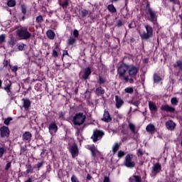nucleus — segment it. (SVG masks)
Segmentation results:
<instances>
[{"instance_id":"46","label":"nucleus","mask_w":182,"mask_h":182,"mask_svg":"<svg viewBox=\"0 0 182 182\" xmlns=\"http://www.w3.org/2000/svg\"><path fill=\"white\" fill-rule=\"evenodd\" d=\"M5 153V149L4 147L0 146V159L4 156V154Z\"/></svg>"},{"instance_id":"41","label":"nucleus","mask_w":182,"mask_h":182,"mask_svg":"<svg viewBox=\"0 0 182 182\" xmlns=\"http://www.w3.org/2000/svg\"><path fill=\"white\" fill-rule=\"evenodd\" d=\"M124 92L126 93H133V88L132 87H127L124 89Z\"/></svg>"},{"instance_id":"55","label":"nucleus","mask_w":182,"mask_h":182,"mask_svg":"<svg viewBox=\"0 0 182 182\" xmlns=\"http://www.w3.org/2000/svg\"><path fill=\"white\" fill-rule=\"evenodd\" d=\"M11 168V162H9L6 165V170H9Z\"/></svg>"},{"instance_id":"16","label":"nucleus","mask_w":182,"mask_h":182,"mask_svg":"<svg viewBox=\"0 0 182 182\" xmlns=\"http://www.w3.org/2000/svg\"><path fill=\"white\" fill-rule=\"evenodd\" d=\"M115 106L117 109H120V107L123 106V103H124V102H123V100H122V98L119 97V95L115 96Z\"/></svg>"},{"instance_id":"35","label":"nucleus","mask_w":182,"mask_h":182,"mask_svg":"<svg viewBox=\"0 0 182 182\" xmlns=\"http://www.w3.org/2000/svg\"><path fill=\"white\" fill-rule=\"evenodd\" d=\"M76 42V39L73 37H70V38L68 40V45H73Z\"/></svg>"},{"instance_id":"10","label":"nucleus","mask_w":182,"mask_h":182,"mask_svg":"<svg viewBox=\"0 0 182 182\" xmlns=\"http://www.w3.org/2000/svg\"><path fill=\"white\" fill-rule=\"evenodd\" d=\"M90 150L93 157H102V153L94 145L90 146Z\"/></svg>"},{"instance_id":"57","label":"nucleus","mask_w":182,"mask_h":182,"mask_svg":"<svg viewBox=\"0 0 182 182\" xmlns=\"http://www.w3.org/2000/svg\"><path fill=\"white\" fill-rule=\"evenodd\" d=\"M9 63V61H8V60H4V65L6 68V66H8Z\"/></svg>"},{"instance_id":"2","label":"nucleus","mask_w":182,"mask_h":182,"mask_svg":"<svg viewBox=\"0 0 182 182\" xmlns=\"http://www.w3.org/2000/svg\"><path fill=\"white\" fill-rule=\"evenodd\" d=\"M16 35L19 39L26 41L32 36V33L28 31V27H19L16 30Z\"/></svg>"},{"instance_id":"34","label":"nucleus","mask_w":182,"mask_h":182,"mask_svg":"<svg viewBox=\"0 0 182 182\" xmlns=\"http://www.w3.org/2000/svg\"><path fill=\"white\" fill-rule=\"evenodd\" d=\"M36 22L38 23H42V22H43V16H42V15L37 16L36 18Z\"/></svg>"},{"instance_id":"32","label":"nucleus","mask_w":182,"mask_h":182,"mask_svg":"<svg viewBox=\"0 0 182 182\" xmlns=\"http://www.w3.org/2000/svg\"><path fill=\"white\" fill-rule=\"evenodd\" d=\"M171 103L173 106H177L178 105V100H177V97H172L171 99Z\"/></svg>"},{"instance_id":"1","label":"nucleus","mask_w":182,"mask_h":182,"mask_svg":"<svg viewBox=\"0 0 182 182\" xmlns=\"http://www.w3.org/2000/svg\"><path fill=\"white\" fill-rule=\"evenodd\" d=\"M127 72L129 75L126 74ZM117 73L119 79L124 80L125 83H127L129 82V76L131 77H136L137 76L139 68L134 65L122 63L119 66Z\"/></svg>"},{"instance_id":"49","label":"nucleus","mask_w":182,"mask_h":182,"mask_svg":"<svg viewBox=\"0 0 182 182\" xmlns=\"http://www.w3.org/2000/svg\"><path fill=\"white\" fill-rule=\"evenodd\" d=\"M17 71H18V66L17 65H15V66L11 68V72H14V73H16Z\"/></svg>"},{"instance_id":"61","label":"nucleus","mask_w":182,"mask_h":182,"mask_svg":"<svg viewBox=\"0 0 182 182\" xmlns=\"http://www.w3.org/2000/svg\"><path fill=\"white\" fill-rule=\"evenodd\" d=\"M26 182H32V178H28L27 181H26Z\"/></svg>"},{"instance_id":"19","label":"nucleus","mask_w":182,"mask_h":182,"mask_svg":"<svg viewBox=\"0 0 182 182\" xmlns=\"http://www.w3.org/2000/svg\"><path fill=\"white\" fill-rule=\"evenodd\" d=\"M102 120V122H105L106 123H109V122H112V117H110V114H109V112L105 110Z\"/></svg>"},{"instance_id":"36","label":"nucleus","mask_w":182,"mask_h":182,"mask_svg":"<svg viewBox=\"0 0 182 182\" xmlns=\"http://www.w3.org/2000/svg\"><path fill=\"white\" fill-rule=\"evenodd\" d=\"M59 50V48L55 46V49L53 50V58H58V51Z\"/></svg>"},{"instance_id":"40","label":"nucleus","mask_w":182,"mask_h":182,"mask_svg":"<svg viewBox=\"0 0 182 182\" xmlns=\"http://www.w3.org/2000/svg\"><path fill=\"white\" fill-rule=\"evenodd\" d=\"M88 14H89V11H87V10L81 11V16H82V18H85V16H87Z\"/></svg>"},{"instance_id":"58","label":"nucleus","mask_w":182,"mask_h":182,"mask_svg":"<svg viewBox=\"0 0 182 182\" xmlns=\"http://www.w3.org/2000/svg\"><path fill=\"white\" fill-rule=\"evenodd\" d=\"M128 82H129V83H134V80H133V78H129V76H128Z\"/></svg>"},{"instance_id":"38","label":"nucleus","mask_w":182,"mask_h":182,"mask_svg":"<svg viewBox=\"0 0 182 182\" xmlns=\"http://www.w3.org/2000/svg\"><path fill=\"white\" fill-rule=\"evenodd\" d=\"M125 155H126V152L123 151H119L117 153V157L119 159H122V157H123Z\"/></svg>"},{"instance_id":"27","label":"nucleus","mask_w":182,"mask_h":182,"mask_svg":"<svg viewBox=\"0 0 182 182\" xmlns=\"http://www.w3.org/2000/svg\"><path fill=\"white\" fill-rule=\"evenodd\" d=\"M120 149V144L115 142L114 144L112 146V150L114 154H115L117 151Z\"/></svg>"},{"instance_id":"62","label":"nucleus","mask_w":182,"mask_h":182,"mask_svg":"<svg viewBox=\"0 0 182 182\" xmlns=\"http://www.w3.org/2000/svg\"><path fill=\"white\" fill-rule=\"evenodd\" d=\"M21 21H25V16L21 17Z\"/></svg>"},{"instance_id":"6","label":"nucleus","mask_w":182,"mask_h":182,"mask_svg":"<svg viewBox=\"0 0 182 182\" xmlns=\"http://www.w3.org/2000/svg\"><path fill=\"white\" fill-rule=\"evenodd\" d=\"M68 149L73 157L75 159L79 156V149L77 148V145L75 143L73 144H68Z\"/></svg>"},{"instance_id":"24","label":"nucleus","mask_w":182,"mask_h":182,"mask_svg":"<svg viewBox=\"0 0 182 182\" xmlns=\"http://www.w3.org/2000/svg\"><path fill=\"white\" fill-rule=\"evenodd\" d=\"M149 107L151 112H157V106L156 105V103L151 101L149 102Z\"/></svg>"},{"instance_id":"20","label":"nucleus","mask_w":182,"mask_h":182,"mask_svg":"<svg viewBox=\"0 0 182 182\" xmlns=\"http://www.w3.org/2000/svg\"><path fill=\"white\" fill-rule=\"evenodd\" d=\"M166 127L168 129V130L173 131L176 128V123H174L173 121L169 120L166 122Z\"/></svg>"},{"instance_id":"28","label":"nucleus","mask_w":182,"mask_h":182,"mask_svg":"<svg viewBox=\"0 0 182 182\" xmlns=\"http://www.w3.org/2000/svg\"><path fill=\"white\" fill-rule=\"evenodd\" d=\"M46 34L49 39H55V33L52 30L47 31Z\"/></svg>"},{"instance_id":"47","label":"nucleus","mask_w":182,"mask_h":182,"mask_svg":"<svg viewBox=\"0 0 182 182\" xmlns=\"http://www.w3.org/2000/svg\"><path fill=\"white\" fill-rule=\"evenodd\" d=\"M73 36H75V38H77V36H79V31L77 29L73 31Z\"/></svg>"},{"instance_id":"23","label":"nucleus","mask_w":182,"mask_h":182,"mask_svg":"<svg viewBox=\"0 0 182 182\" xmlns=\"http://www.w3.org/2000/svg\"><path fill=\"white\" fill-rule=\"evenodd\" d=\"M59 5L63 9H66L69 6V0H59Z\"/></svg>"},{"instance_id":"22","label":"nucleus","mask_w":182,"mask_h":182,"mask_svg":"<svg viewBox=\"0 0 182 182\" xmlns=\"http://www.w3.org/2000/svg\"><path fill=\"white\" fill-rule=\"evenodd\" d=\"M11 86H12V82L11 80H7L6 85L4 87V90L9 95H11Z\"/></svg>"},{"instance_id":"21","label":"nucleus","mask_w":182,"mask_h":182,"mask_svg":"<svg viewBox=\"0 0 182 182\" xmlns=\"http://www.w3.org/2000/svg\"><path fill=\"white\" fill-rule=\"evenodd\" d=\"M23 107L26 109V110H28V108L31 107V100L28 98H23Z\"/></svg>"},{"instance_id":"37","label":"nucleus","mask_w":182,"mask_h":182,"mask_svg":"<svg viewBox=\"0 0 182 182\" xmlns=\"http://www.w3.org/2000/svg\"><path fill=\"white\" fill-rule=\"evenodd\" d=\"M77 139L78 141H82L83 140V137L82 136V134H80V131L77 130Z\"/></svg>"},{"instance_id":"26","label":"nucleus","mask_w":182,"mask_h":182,"mask_svg":"<svg viewBox=\"0 0 182 182\" xmlns=\"http://www.w3.org/2000/svg\"><path fill=\"white\" fill-rule=\"evenodd\" d=\"M130 182H141V178L139 176L134 175L129 178Z\"/></svg>"},{"instance_id":"8","label":"nucleus","mask_w":182,"mask_h":182,"mask_svg":"<svg viewBox=\"0 0 182 182\" xmlns=\"http://www.w3.org/2000/svg\"><path fill=\"white\" fill-rule=\"evenodd\" d=\"M103 136H105V132L99 129H95L93 132V134L91 136V139L95 143H96V141H97L98 140H101Z\"/></svg>"},{"instance_id":"44","label":"nucleus","mask_w":182,"mask_h":182,"mask_svg":"<svg viewBox=\"0 0 182 182\" xmlns=\"http://www.w3.org/2000/svg\"><path fill=\"white\" fill-rule=\"evenodd\" d=\"M12 120V118H6L4 119V124H6V126H8V124H9L10 122Z\"/></svg>"},{"instance_id":"45","label":"nucleus","mask_w":182,"mask_h":182,"mask_svg":"<svg viewBox=\"0 0 182 182\" xmlns=\"http://www.w3.org/2000/svg\"><path fill=\"white\" fill-rule=\"evenodd\" d=\"M105 82H106V80H105V78H103L102 77H99L98 82L100 83V85H103V83H105Z\"/></svg>"},{"instance_id":"30","label":"nucleus","mask_w":182,"mask_h":182,"mask_svg":"<svg viewBox=\"0 0 182 182\" xmlns=\"http://www.w3.org/2000/svg\"><path fill=\"white\" fill-rule=\"evenodd\" d=\"M107 9L112 14H114L116 12V8L113 4H109L107 6Z\"/></svg>"},{"instance_id":"18","label":"nucleus","mask_w":182,"mask_h":182,"mask_svg":"<svg viewBox=\"0 0 182 182\" xmlns=\"http://www.w3.org/2000/svg\"><path fill=\"white\" fill-rule=\"evenodd\" d=\"M92 74V70L90 68L87 67L85 69L84 75L82 77V79H84V80H87L89 79V76Z\"/></svg>"},{"instance_id":"56","label":"nucleus","mask_w":182,"mask_h":182,"mask_svg":"<svg viewBox=\"0 0 182 182\" xmlns=\"http://www.w3.org/2000/svg\"><path fill=\"white\" fill-rule=\"evenodd\" d=\"M122 25H123V23L122 22V21H117V26L120 27L122 26Z\"/></svg>"},{"instance_id":"63","label":"nucleus","mask_w":182,"mask_h":182,"mask_svg":"<svg viewBox=\"0 0 182 182\" xmlns=\"http://www.w3.org/2000/svg\"><path fill=\"white\" fill-rule=\"evenodd\" d=\"M44 153H45V149H43V151L41 152V156L43 155V154H44Z\"/></svg>"},{"instance_id":"29","label":"nucleus","mask_w":182,"mask_h":182,"mask_svg":"<svg viewBox=\"0 0 182 182\" xmlns=\"http://www.w3.org/2000/svg\"><path fill=\"white\" fill-rule=\"evenodd\" d=\"M96 92L98 96H102V95H105V90L102 87H99L96 89Z\"/></svg>"},{"instance_id":"59","label":"nucleus","mask_w":182,"mask_h":182,"mask_svg":"<svg viewBox=\"0 0 182 182\" xmlns=\"http://www.w3.org/2000/svg\"><path fill=\"white\" fill-rule=\"evenodd\" d=\"M87 180H92V176H90V174H87Z\"/></svg>"},{"instance_id":"64","label":"nucleus","mask_w":182,"mask_h":182,"mask_svg":"<svg viewBox=\"0 0 182 182\" xmlns=\"http://www.w3.org/2000/svg\"><path fill=\"white\" fill-rule=\"evenodd\" d=\"M10 43H11V45H12V46H13V45H14V41H11V42H10Z\"/></svg>"},{"instance_id":"48","label":"nucleus","mask_w":182,"mask_h":182,"mask_svg":"<svg viewBox=\"0 0 182 182\" xmlns=\"http://www.w3.org/2000/svg\"><path fill=\"white\" fill-rule=\"evenodd\" d=\"M27 174H29V173H33V169H32V166H29L28 169L26 170Z\"/></svg>"},{"instance_id":"51","label":"nucleus","mask_w":182,"mask_h":182,"mask_svg":"<svg viewBox=\"0 0 182 182\" xmlns=\"http://www.w3.org/2000/svg\"><path fill=\"white\" fill-rule=\"evenodd\" d=\"M25 151H26V149H25V147H23V146H21V151H20L21 154H23L25 153Z\"/></svg>"},{"instance_id":"11","label":"nucleus","mask_w":182,"mask_h":182,"mask_svg":"<svg viewBox=\"0 0 182 182\" xmlns=\"http://www.w3.org/2000/svg\"><path fill=\"white\" fill-rule=\"evenodd\" d=\"M32 139V134L29 132H25L22 135V140L25 143H29Z\"/></svg>"},{"instance_id":"12","label":"nucleus","mask_w":182,"mask_h":182,"mask_svg":"<svg viewBox=\"0 0 182 182\" xmlns=\"http://www.w3.org/2000/svg\"><path fill=\"white\" fill-rule=\"evenodd\" d=\"M161 110H163L164 112H168L169 113H174L176 109L168 105H161Z\"/></svg>"},{"instance_id":"3","label":"nucleus","mask_w":182,"mask_h":182,"mask_svg":"<svg viewBox=\"0 0 182 182\" xmlns=\"http://www.w3.org/2000/svg\"><path fill=\"white\" fill-rule=\"evenodd\" d=\"M86 120V115H85L82 112H78L75 114V116L73 117V123L75 124V126H82L83 123H85Z\"/></svg>"},{"instance_id":"9","label":"nucleus","mask_w":182,"mask_h":182,"mask_svg":"<svg viewBox=\"0 0 182 182\" xmlns=\"http://www.w3.org/2000/svg\"><path fill=\"white\" fill-rule=\"evenodd\" d=\"M160 171H161V165H160V164H154L152 166V169L151 173V177H154L155 176H157V174H159Z\"/></svg>"},{"instance_id":"42","label":"nucleus","mask_w":182,"mask_h":182,"mask_svg":"<svg viewBox=\"0 0 182 182\" xmlns=\"http://www.w3.org/2000/svg\"><path fill=\"white\" fill-rule=\"evenodd\" d=\"M18 46V49L20 50H23V48H25V46H26V45L23 44V43H20L18 45H17Z\"/></svg>"},{"instance_id":"14","label":"nucleus","mask_w":182,"mask_h":182,"mask_svg":"<svg viewBox=\"0 0 182 182\" xmlns=\"http://www.w3.org/2000/svg\"><path fill=\"white\" fill-rule=\"evenodd\" d=\"M48 129L50 134L53 135L58 132V125L55 122H53L49 125Z\"/></svg>"},{"instance_id":"60","label":"nucleus","mask_w":182,"mask_h":182,"mask_svg":"<svg viewBox=\"0 0 182 182\" xmlns=\"http://www.w3.org/2000/svg\"><path fill=\"white\" fill-rule=\"evenodd\" d=\"M59 117H60V119H62V117H63V112L59 113Z\"/></svg>"},{"instance_id":"7","label":"nucleus","mask_w":182,"mask_h":182,"mask_svg":"<svg viewBox=\"0 0 182 182\" xmlns=\"http://www.w3.org/2000/svg\"><path fill=\"white\" fill-rule=\"evenodd\" d=\"M146 15L149 16V21L152 22V23H156V22L157 21V14H156V11H154L151 8H148L146 11Z\"/></svg>"},{"instance_id":"17","label":"nucleus","mask_w":182,"mask_h":182,"mask_svg":"<svg viewBox=\"0 0 182 182\" xmlns=\"http://www.w3.org/2000/svg\"><path fill=\"white\" fill-rule=\"evenodd\" d=\"M146 130L149 134H154L156 133V127L153 124H149L146 126Z\"/></svg>"},{"instance_id":"50","label":"nucleus","mask_w":182,"mask_h":182,"mask_svg":"<svg viewBox=\"0 0 182 182\" xmlns=\"http://www.w3.org/2000/svg\"><path fill=\"white\" fill-rule=\"evenodd\" d=\"M43 166V162H38L37 164H36V167L37 168H41V167H42Z\"/></svg>"},{"instance_id":"43","label":"nucleus","mask_w":182,"mask_h":182,"mask_svg":"<svg viewBox=\"0 0 182 182\" xmlns=\"http://www.w3.org/2000/svg\"><path fill=\"white\" fill-rule=\"evenodd\" d=\"M5 42V34L0 35V43Z\"/></svg>"},{"instance_id":"54","label":"nucleus","mask_w":182,"mask_h":182,"mask_svg":"<svg viewBox=\"0 0 182 182\" xmlns=\"http://www.w3.org/2000/svg\"><path fill=\"white\" fill-rule=\"evenodd\" d=\"M132 105H134V106H136L137 107L140 105V102H139V101H135L132 102Z\"/></svg>"},{"instance_id":"15","label":"nucleus","mask_w":182,"mask_h":182,"mask_svg":"<svg viewBox=\"0 0 182 182\" xmlns=\"http://www.w3.org/2000/svg\"><path fill=\"white\" fill-rule=\"evenodd\" d=\"M1 137H8L9 136V129L7 127H2L0 129Z\"/></svg>"},{"instance_id":"39","label":"nucleus","mask_w":182,"mask_h":182,"mask_svg":"<svg viewBox=\"0 0 182 182\" xmlns=\"http://www.w3.org/2000/svg\"><path fill=\"white\" fill-rule=\"evenodd\" d=\"M21 13L23 15H26V5L25 4L21 5Z\"/></svg>"},{"instance_id":"4","label":"nucleus","mask_w":182,"mask_h":182,"mask_svg":"<svg viewBox=\"0 0 182 182\" xmlns=\"http://www.w3.org/2000/svg\"><path fill=\"white\" fill-rule=\"evenodd\" d=\"M124 164V166L127 167L128 168H134V167H136V162H134V156H133V154H128L125 156Z\"/></svg>"},{"instance_id":"52","label":"nucleus","mask_w":182,"mask_h":182,"mask_svg":"<svg viewBox=\"0 0 182 182\" xmlns=\"http://www.w3.org/2000/svg\"><path fill=\"white\" fill-rule=\"evenodd\" d=\"M169 2H171V4H180V1H178V0H168Z\"/></svg>"},{"instance_id":"53","label":"nucleus","mask_w":182,"mask_h":182,"mask_svg":"<svg viewBox=\"0 0 182 182\" xmlns=\"http://www.w3.org/2000/svg\"><path fill=\"white\" fill-rule=\"evenodd\" d=\"M137 155L138 156H143V150L139 149L137 151Z\"/></svg>"},{"instance_id":"31","label":"nucleus","mask_w":182,"mask_h":182,"mask_svg":"<svg viewBox=\"0 0 182 182\" xmlns=\"http://www.w3.org/2000/svg\"><path fill=\"white\" fill-rule=\"evenodd\" d=\"M7 5L10 8H12V7L15 6V5H16V1H15V0H8Z\"/></svg>"},{"instance_id":"33","label":"nucleus","mask_w":182,"mask_h":182,"mask_svg":"<svg viewBox=\"0 0 182 182\" xmlns=\"http://www.w3.org/2000/svg\"><path fill=\"white\" fill-rule=\"evenodd\" d=\"M161 80V77H160V76H159L156 74H155L154 75V83H159V82H160Z\"/></svg>"},{"instance_id":"25","label":"nucleus","mask_w":182,"mask_h":182,"mask_svg":"<svg viewBox=\"0 0 182 182\" xmlns=\"http://www.w3.org/2000/svg\"><path fill=\"white\" fill-rule=\"evenodd\" d=\"M128 127L132 132V134H136V133H137V131L136 130V125H134L133 123L129 122Z\"/></svg>"},{"instance_id":"5","label":"nucleus","mask_w":182,"mask_h":182,"mask_svg":"<svg viewBox=\"0 0 182 182\" xmlns=\"http://www.w3.org/2000/svg\"><path fill=\"white\" fill-rule=\"evenodd\" d=\"M146 31H144L140 33L141 39H149V38L153 37V28L149 24L145 26Z\"/></svg>"},{"instance_id":"13","label":"nucleus","mask_w":182,"mask_h":182,"mask_svg":"<svg viewBox=\"0 0 182 182\" xmlns=\"http://www.w3.org/2000/svg\"><path fill=\"white\" fill-rule=\"evenodd\" d=\"M173 68L175 70L178 72V73H180V72H182V60H176L173 64Z\"/></svg>"}]
</instances>
